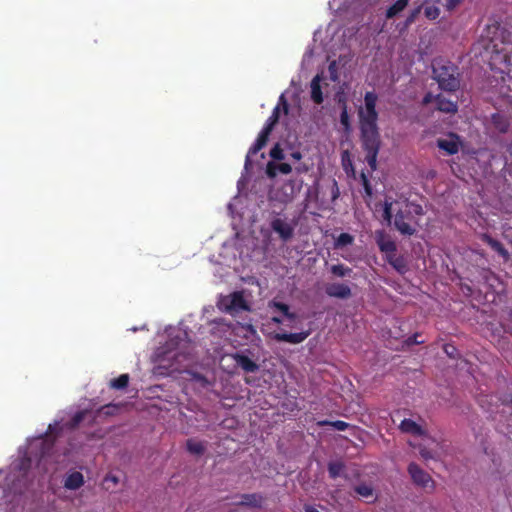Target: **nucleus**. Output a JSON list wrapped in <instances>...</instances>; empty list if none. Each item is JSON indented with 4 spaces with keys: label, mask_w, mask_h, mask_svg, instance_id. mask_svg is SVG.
Wrapping results in <instances>:
<instances>
[{
    "label": "nucleus",
    "mask_w": 512,
    "mask_h": 512,
    "mask_svg": "<svg viewBox=\"0 0 512 512\" xmlns=\"http://www.w3.org/2000/svg\"><path fill=\"white\" fill-rule=\"evenodd\" d=\"M197 380L200 381L202 385H206L208 383L207 380L202 376H198Z\"/></svg>",
    "instance_id": "53"
},
{
    "label": "nucleus",
    "mask_w": 512,
    "mask_h": 512,
    "mask_svg": "<svg viewBox=\"0 0 512 512\" xmlns=\"http://www.w3.org/2000/svg\"><path fill=\"white\" fill-rule=\"evenodd\" d=\"M375 241L380 249L386 255L396 252V244L394 240L385 231L378 230L375 232Z\"/></svg>",
    "instance_id": "17"
},
{
    "label": "nucleus",
    "mask_w": 512,
    "mask_h": 512,
    "mask_svg": "<svg viewBox=\"0 0 512 512\" xmlns=\"http://www.w3.org/2000/svg\"><path fill=\"white\" fill-rule=\"evenodd\" d=\"M232 357L235 364L247 373H253L259 369L258 364L244 353H235Z\"/></svg>",
    "instance_id": "19"
},
{
    "label": "nucleus",
    "mask_w": 512,
    "mask_h": 512,
    "mask_svg": "<svg viewBox=\"0 0 512 512\" xmlns=\"http://www.w3.org/2000/svg\"><path fill=\"white\" fill-rule=\"evenodd\" d=\"M116 410V407L113 406V405H106V406H103L99 411V415H112L114 414V411Z\"/></svg>",
    "instance_id": "43"
},
{
    "label": "nucleus",
    "mask_w": 512,
    "mask_h": 512,
    "mask_svg": "<svg viewBox=\"0 0 512 512\" xmlns=\"http://www.w3.org/2000/svg\"><path fill=\"white\" fill-rule=\"evenodd\" d=\"M129 381L128 374H122L118 378L111 381V386L115 389H122L127 386Z\"/></svg>",
    "instance_id": "33"
},
{
    "label": "nucleus",
    "mask_w": 512,
    "mask_h": 512,
    "mask_svg": "<svg viewBox=\"0 0 512 512\" xmlns=\"http://www.w3.org/2000/svg\"><path fill=\"white\" fill-rule=\"evenodd\" d=\"M433 98H434L433 95L429 93V94L425 95V97L423 98V103L429 104L432 102Z\"/></svg>",
    "instance_id": "49"
},
{
    "label": "nucleus",
    "mask_w": 512,
    "mask_h": 512,
    "mask_svg": "<svg viewBox=\"0 0 512 512\" xmlns=\"http://www.w3.org/2000/svg\"><path fill=\"white\" fill-rule=\"evenodd\" d=\"M59 425H60V424H59L58 422H55L54 424H50V425H49V428H48V429H49V431H50V433H53V432L56 430V428H58V427H59Z\"/></svg>",
    "instance_id": "51"
},
{
    "label": "nucleus",
    "mask_w": 512,
    "mask_h": 512,
    "mask_svg": "<svg viewBox=\"0 0 512 512\" xmlns=\"http://www.w3.org/2000/svg\"><path fill=\"white\" fill-rule=\"evenodd\" d=\"M169 340L154 354V373L165 376L180 369L190 354L187 333L179 328L168 331Z\"/></svg>",
    "instance_id": "1"
},
{
    "label": "nucleus",
    "mask_w": 512,
    "mask_h": 512,
    "mask_svg": "<svg viewBox=\"0 0 512 512\" xmlns=\"http://www.w3.org/2000/svg\"><path fill=\"white\" fill-rule=\"evenodd\" d=\"M460 2L461 0H446L444 6L447 10H453Z\"/></svg>",
    "instance_id": "44"
},
{
    "label": "nucleus",
    "mask_w": 512,
    "mask_h": 512,
    "mask_svg": "<svg viewBox=\"0 0 512 512\" xmlns=\"http://www.w3.org/2000/svg\"><path fill=\"white\" fill-rule=\"evenodd\" d=\"M87 414L88 412L86 410L76 413L72 418V421L68 424L69 428L76 427L86 417Z\"/></svg>",
    "instance_id": "38"
},
{
    "label": "nucleus",
    "mask_w": 512,
    "mask_h": 512,
    "mask_svg": "<svg viewBox=\"0 0 512 512\" xmlns=\"http://www.w3.org/2000/svg\"><path fill=\"white\" fill-rule=\"evenodd\" d=\"M232 329L235 334L243 335L246 340L251 342L257 337V331L251 323L237 322Z\"/></svg>",
    "instance_id": "21"
},
{
    "label": "nucleus",
    "mask_w": 512,
    "mask_h": 512,
    "mask_svg": "<svg viewBox=\"0 0 512 512\" xmlns=\"http://www.w3.org/2000/svg\"><path fill=\"white\" fill-rule=\"evenodd\" d=\"M311 334V330L300 331L296 333L278 332L273 338L278 342H286L289 344H300L305 341Z\"/></svg>",
    "instance_id": "16"
},
{
    "label": "nucleus",
    "mask_w": 512,
    "mask_h": 512,
    "mask_svg": "<svg viewBox=\"0 0 512 512\" xmlns=\"http://www.w3.org/2000/svg\"><path fill=\"white\" fill-rule=\"evenodd\" d=\"M423 214L421 205L404 198L393 200L387 197L384 203V218L389 222L393 219L395 228L403 235L411 236L416 233L419 226L417 217Z\"/></svg>",
    "instance_id": "2"
},
{
    "label": "nucleus",
    "mask_w": 512,
    "mask_h": 512,
    "mask_svg": "<svg viewBox=\"0 0 512 512\" xmlns=\"http://www.w3.org/2000/svg\"><path fill=\"white\" fill-rule=\"evenodd\" d=\"M319 425H330L332 426L334 429L338 430V431H345L349 424L344 422V421H341V420H337V421H322V422H319Z\"/></svg>",
    "instance_id": "35"
},
{
    "label": "nucleus",
    "mask_w": 512,
    "mask_h": 512,
    "mask_svg": "<svg viewBox=\"0 0 512 512\" xmlns=\"http://www.w3.org/2000/svg\"><path fill=\"white\" fill-rule=\"evenodd\" d=\"M330 270L337 277L349 276L350 273L352 272V270L349 267L344 266L342 264L333 265L331 266Z\"/></svg>",
    "instance_id": "31"
},
{
    "label": "nucleus",
    "mask_w": 512,
    "mask_h": 512,
    "mask_svg": "<svg viewBox=\"0 0 512 512\" xmlns=\"http://www.w3.org/2000/svg\"><path fill=\"white\" fill-rule=\"evenodd\" d=\"M279 100H280V102H281V103H283V105H284V109L286 110V109H287V106H286V102H285V100H284V94H282V95L280 96V99H279Z\"/></svg>",
    "instance_id": "55"
},
{
    "label": "nucleus",
    "mask_w": 512,
    "mask_h": 512,
    "mask_svg": "<svg viewBox=\"0 0 512 512\" xmlns=\"http://www.w3.org/2000/svg\"><path fill=\"white\" fill-rule=\"evenodd\" d=\"M228 209L231 210L232 209V204H229L228 205Z\"/></svg>",
    "instance_id": "56"
},
{
    "label": "nucleus",
    "mask_w": 512,
    "mask_h": 512,
    "mask_svg": "<svg viewBox=\"0 0 512 512\" xmlns=\"http://www.w3.org/2000/svg\"><path fill=\"white\" fill-rule=\"evenodd\" d=\"M300 188L301 184H296L295 182H288L285 185H283L281 190H271L270 199L282 203L289 202L293 199L295 193L299 191Z\"/></svg>",
    "instance_id": "14"
},
{
    "label": "nucleus",
    "mask_w": 512,
    "mask_h": 512,
    "mask_svg": "<svg viewBox=\"0 0 512 512\" xmlns=\"http://www.w3.org/2000/svg\"><path fill=\"white\" fill-rule=\"evenodd\" d=\"M254 499V496L252 495H245L242 497V501H241V504H244V505H251L253 503V500Z\"/></svg>",
    "instance_id": "46"
},
{
    "label": "nucleus",
    "mask_w": 512,
    "mask_h": 512,
    "mask_svg": "<svg viewBox=\"0 0 512 512\" xmlns=\"http://www.w3.org/2000/svg\"><path fill=\"white\" fill-rule=\"evenodd\" d=\"M408 472L416 485L428 490L434 489V481L431 476L422 470L417 464L411 463L408 466Z\"/></svg>",
    "instance_id": "12"
},
{
    "label": "nucleus",
    "mask_w": 512,
    "mask_h": 512,
    "mask_svg": "<svg viewBox=\"0 0 512 512\" xmlns=\"http://www.w3.org/2000/svg\"><path fill=\"white\" fill-rule=\"evenodd\" d=\"M29 454L34 451L40 450V455H35L37 461V468L41 473H48L56 470V467L52 465L53 454L51 453L52 443L49 438L38 437L33 439L29 444Z\"/></svg>",
    "instance_id": "3"
},
{
    "label": "nucleus",
    "mask_w": 512,
    "mask_h": 512,
    "mask_svg": "<svg viewBox=\"0 0 512 512\" xmlns=\"http://www.w3.org/2000/svg\"><path fill=\"white\" fill-rule=\"evenodd\" d=\"M306 512H319L316 508L312 506H307L305 509Z\"/></svg>",
    "instance_id": "54"
},
{
    "label": "nucleus",
    "mask_w": 512,
    "mask_h": 512,
    "mask_svg": "<svg viewBox=\"0 0 512 512\" xmlns=\"http://www.w3.org/2000/svg\"><path fill=\"white\" fill-rule=\"evenodd\" d=\"M354 491L359 495V497L365 499L370 502L377 498L376 492L370 484L360 483L354 487Z\"/></svg>",
    "instance_id": "22"
},
{
    "label": "nucleus",
    "mask_w": 512,
    "mask_h": 512,
    "mask_svg": "<svg viewBox=\"0 0 512 512\" xmlns=\"http://www.w3.org/2000/svg\"><path fill=\"white\" fill-rule=\"evenodd\" d=\"M433 74L443 90L455 91L460 85L457 68L452 64L435 65Z\"/></svg>",
    "instance_id": "5"
},
{
    "label": "nucleus",
    "mask_w": 512,
    "mask_h": 512,
    "mask_svg": "<svg viewBox=\"0 0 512 512\" xmlns=\"http://www.w3.org/2000/svg\"><path fill=\"white\" fill-rule=\"evenodd\" d=\"M400 429L405 432L412 435H424L423 428L417 424L415 421L411 419H404L400 424Z\"/></svg>",
    "instance_id": "23"
},
{
    "label": "nucleus",
    "mask_w": 512,
    "mask_h": 512,
    "mask_svg": "<svg viewBox=\"0 0 512 512\" xmlns=\"http://www.w3.org/2000/svg\"><path fill=\"white\" fill-rule=\"evenodd\" d=\"M378 152L379 150H367L366 161L372 170L376 169Z\"/></svg>",
    "instance_id": "36"
},
{
    "label": "nucleus",
    "mask_w": 512,
    "mask_h": 512,
    "mask_svg": "<svg viewBox=\"0 0 512 512\" xmlns=\"http://www.w3.org/2000/svg\"><path fill=\"white\" fill-rule=\"evenodd\" d=\"M419 452H420V455L422 456V458H424L426 460L435 459L438 456L436 452H434L432 450H428L425 447H423V448L420 447Z\"/></svg>",
    "instance_id": "40"
},
{
    "label": "nucleus",
    "mask_w": 512,
    "mask_h": 512,
    "mask_svg": "<svg viewBox=\"0 0 512 512\" xmlns=\"http://www.w3.org/2000/svg\"><path fill=\"white\" fill-rule=\"evenodd\" d=\"M325 292L328 296L338 299H347L352 294L350 287L343 283L328 284L325 288Z\"/></svg>",
    "instance_id": "18"
},
{
    "label": "nucleus",
    "mask_w": 512,
    "mask_h": 512,
    "mask_svg": "<svg viewBox=\"0 0 512 512\" xmlns=\"http://www.w3.org/2000/svg\"><path fill=\"white\" fill-rule=\"evenodd\" d=\"M119 482V478L116 475L109 474L105 477L104 483L106 485V489H110V483H112L114 486L117 485Z\"/></svg>",
    "instance_id": "42"
},
{
    "label": "nucleus",
    "mask_w": 512,
    "mask_h": 512,
    "mask_svg": "<svg viewBox=\"0 0 512 512\" xmlns=\"http://www.w3.org/2000/svg\"><path fill=\"white\" fill-rule=\"evenodd\" d=\"M435 100L438 110L446 113H454L457 111V105L454 102L447 100L440 95L437 96Z\"/></svg>",
    "instance_id": "27"
},
{
    "label": "nucleus",
    "mask_w": 512,
    "mask_h": 512,
    "mask_svg": "<svg viewBox=\"0 0 512 512\" xmlns=\"http://www.w3.org/2000/svg\"><path fill=\"white\" fill-rule=\"evenodd\" d=\"M279 106H276L272 112V115L268 118L265 127L262 129V131L259 133L254 145L249 149L246 160H245V166L244 169L248 171L250 165H251V158L254 154H257L266 144L269 134L271 133L274 125L277 123L279 118Z\"/></svg>",
    "instance_id": "6"
},
{
    "label": "nucleus",
    "mask_w": 512,
    "mask_h": 512,
    "mask_svg": "<svg viewBox=\"0 0 512 512\" xmlns=\"http://www.w3.org/2000/svg\"><path fill=\"white\" fill-rule=\"evenodd\" d=\"M482 240L486 242L494 251H496L504 259H508L509 253L499 241L493 239L491 236L487 234H484L482 236Z\"/></svg>",
    "instance_id": "25"
},
{
    "label": "nucleus",
    "mask_w": 512,
    "mask_h": 512,
    "mask_svg": "<svg viewBox=\"0 0 512 512\" xmlns=\"http://www.w3.org/2000/svg\"><path fill=\"white\" fill-rule=\"evenodd\" d=\"M408 5V0H397L386 12L387 18H393L403 11Z\"/></svg>",
    "instance_id": "29"
},
{
    "label": "nucleus",
    "mask_w": 512,
    "mask_h": 512,
    "mask_svg": "<svg viewBox=\"0 0 512 512\" xmlns=\"http://www.w3.org/2000/svg\"><path fill=\"white\" fill-rule=\"evenodd\" d=\"M292 170L291 166L287 163L274 164L269 163L267 165V175L271 178L275 177L278 173L288 174Z\"/></svg>",
    "instance_id": "24"
},
{
    "label": "nucleus",
    "mask_w": 512,
    "mask_h": 512,
    "mask_svg": "<svg viewBox=\"0 0 512 512\" xmlns=\"http://www.w3.org/2000/svg\"><path fill=\"white\" fill-rule=\"evenodd\" d=\"M329 84L327 82V77L323 74L316 75L310 84L311 88V99L316 104H321L323 102V95L329 93Z\"/></svg>",
    "instance_id": "10"
},
{
    "label": "nucleus",
    "mask_w": 512,
    "mask_h": 512,
    "mask_svg": "<svg viewBox=\"0 0 512 512\" xmlns=\"http://www.w3.org/2000/svg\"><path fill=\"white\" fill-rule=\"evenodd\" d=\"M64 487L68 490H77L84 484V476L78 471L68 472L64 478Z\"/></svg>",
    "instance_id": "20"
},
{
    "label": "nucleus",
    "mask_w": 512,
    "mask_h": 512,
    "mask_svg": "<svg viewBox=\"0 0 512 512\" xmlns=\"http://www.w3.org/2000/svg\"><path fill=\"white\" fill-rule=\"evenodd\" d=\"M296 224L287 218L280 216L274 217L270 222L271 229L278 234L283 242L291 240L294 236Z\"/></svg>",
    "instance_id": "8"
},
{
    "label": "nucleus",
    "mask_w": 512,
    "mask_h": 512,
    "mask_svg": "<svg viewBox=\"0 0 512 512\" xmlns=\"http://www.w3.org/2000/svg\"><path fill=\"white\" fill-rule=\"evenodd\" d=\"M425 16L430 20H435L440 15V10L434 5H428L424 10Z\"/></svg>",
    "instance_id": "37"
},
{
    "label": "nucleus",
    "mask_w": 512,
    "mask_h": 512,
    "mask_svg": "<svg viewBox=\"0 0 512 512\" xmlns=\"http://www.w3.org/2000/svg\"><path fill=\"white\" fill-rule=\"evenodd\" d=\"M186 447L189 453L196 456H201L206 450L205 443L196 439L187 440Z\"/></svg>",
    "instance_id": "26"
},
{
    "label": "nucleus",
    "mask_w": 512,
    "mask_h": 512,
    "mask_svg": "<svg viewBox=\"0 0 512 512\" xmlns=\"http://www.w3.org/2000/svg\"><path fill=\"white\" fill-rule=\"evenodd\" d=\"M270 155L273 159H276V160H282L284 159V154H283V151L282 149L279 147V145H275L271 151H270Z\"/></svg>",
    "instance_id": "41"
},
{
    "label": "nucleus",
    "mask_w": 512,
    "mask_h": 512,
    "mask_svg": "<svg viewBox=\"0 0 512 512\" xmlns=\"http://www.w3.org/2000/svg\"><path fill=\"white\" fill-rule=\"evenodd\" d=\"M351 61L349 52L339 55L338 59L332 60L328 66L329 79L332 82H338L340 76L346 72V65Z\"/></svg>",
    "instance_id": "9"
},
{
    "label": "nucleus",
    "mask_w": 512,
    "mask_h": 512,
    "mask_svg": "<svg viewBox=\"0 0 512 512\" xmlns=\"http://www.w3.org/2000/svg\"><path fill=\"white\" fill-rule=\"evenodd\" d=\"M291 158L296 160V161H299L302 158V154L300 152H298V151L293 152L291 154Z\"/></svg>",
    "instance_id": "50"
},
{
    "label": "nucleus",
    "mask_w": 512,
    "mask_h": 512,
    "mask_svg": "<svg viewBox=\"0 0 512 512\" xmlns=\"http://www.w3.org/2000/svg\"><path fill=\"white\" fill-rule=\"evenodd\" d=\"M272 322L275 324H284L285 323L283 316L279 313H274V316L272 317Z\"/></svg>",
    "instance_id": "45"
},
{
    "label": "nucleus",
    "mask_w": 512,
    "mask_h": 512,
    "mask_svg": "<svg viewBox=\"0 0 512 512\" xmlns=\"http://www.w3.org/2000/svg\"><path fill=\"white\" fill-rule=\"evenodd\" d=\"M329 474L332 478H336L341 475L344 470V464L341 461H334L329 464Z\"/></svg>",
    "instance_id": "30"
},
{
    "label": "nucleus",
    "mask_w": 512,
    "mask_h": 512,
    "mask_svg": "<svg viewBox=\"0 0 512 512\" xmlns=\"http://www.w3.org/2000/svg\"><path fill=\"white\" fill-rule=\"evenodd\" d=\"M362 178H363V184H364V188H365L366 193H367L368 195H371V194H372V192H371V189H370V187H369V185H368L367 178H366V176H365L364 174H362Z\"/></svg>",
    "instance_id": "47"
},
{
    "label": "nucleus",
    "mask_w": 512,
    "mask_h": 512,
    "mask_svg": "<svg viewBox=\"0 0 512 512\" xmlns=\"http://www.w3.org/2000/svg\"><path fill=\"white\" fill-rule=\"evenodd\" d=\"M296 172L298 173H304L308 171V167L305 164H300L295 167Z\"/></svg>",
    "instance_id": "48"
},
{
    "label": "nucleus",
    "mask_w": 512,
    "mask_h": 512,
    "mask_svg": "<svg viewBox=\"0 0 512 512\" xmlns=\"http://www.w3.org/2000/svg\"><path fill=\"white\" fill-rule=\"evenodd\" d=\"M386 259L398 272L404 273L406 270V265L404 260L401 257L396 255V252H392L391 254L386 255Z\"/></svg>",
    "instance_id": "28"
},
{
    "label": "nucleus",
    "mask_w": 512,
    "mask_h": 512,
    "mask_svg": "<svg viewBox=\"0 0 512 512\" xmlns=\"http://www.w3.org/2000/svg\"><path fill=\"white\" fill-rule=\"evenodd\" d=\"M361 128L362 141L365 150H379L380 139L378 127L376 126H363Z\"/></svg>",
    "instance_id": "13"
},
{
    "label": "nucleus",
    "mask_w": 512,
    "mask_h": 512,
    "mask_svg": "<svg viewBox=\"0 0 512 512\" xmlns=\"http://www.w3.org/2000/svg\"><path fill=\"white\" fill-rule=\"evenodd\" d=\"M340 122L344 126L345 129L349 128V116H348L346 104H343L342 111L340 114Z\"/></svg>",
    "instance_id": "39"
},
{
    "label": "nucleus",
    "mask_w": 512,
    "mask_h": 512,
    "mask_svg": "<svg viewBox=\"0 0 512 512\" xmlns=\"http://www.w3.org/2000/svg\"><path fill=\"white\" fill-rule=\"evenodd\" d=\"M268 307L273 311V313L281 314L284 321H288L287 326L289 328L295 327V323L298 321L299 316L295 312L291 311L288 304L274 299L268 303Z\"/></svg>",
    "instance_id": "11"
},
{
    "label": "nucleus",
    "mask_w": 512,
    "mask_h": 512,
    "mask_svg": "<svg viewBox=\"0 0 512 512\" xmlns=\"http://www.w3.org/2000/svg\"><path fill=\"white\" fill-rule=\"evenodd\" d=\"M251 296L245 291H236L223 296L218 301L219 308L231 315H237L243 311H250Z\"/></svg>",
    "instance_id": "4"
},
{
    "label": "nucleus",
    "mask_w": 512,
    "mask_h": 512,
    "mask_svg": "<svg viewBox=\"0 0 512 512\" xmlns=\"http://www.w3.org/2000/svg\"><path fill=\"white\" fill-rule=\"evenodd\" d=\"M437 147L444 151L447 155L458 153L461 147L460 137L454 133L447 135L445 138L437 139Z\"/></svg>",
    "instance_id": "15"
},
{
    "label": "nucleus",
    "mask_w": 512,
    "mask_h": 512,
    "mask_svg": "<svg viewBox=\"0 0 512 512\" xmlns=\"http://www.w3.org/2000/svg\"><path fill=\"white\" fill-rule=\"evenodd\" d=\"M33 459L30 456H24L19 463L14 464V469H18L20 472L26 473L30 467Z\"/></svg>",
    "instance_id": "34"
},
{
    "label": "nucleus",
    "mask_w": 512,
    "mask_h": 512,
    "mask_svg": "<svg viewBox=\"0 0 512 512\" xmlns=\"http://www.w3.org/2000/svg\"><path fill=\"white\" fill-rule=\"evenodd\" d=\"M408 342H409V344H414V343H415V344H419V343H422V341L417 340L416 336H415L413 339H412V338H410V339L408 340Z\"/></svg>",
    "instance_id": "52"
},
{
    "label": "nucleus",
    "mask_w": 512,
    "mask_h": 512,
    "mask_svg": "<svg viewBox=\"0 0 512 512\" xmlns=\"http://www.w3.org/2000/svg\"><path fill=\"white\" fill-rule=\"evenodd\" d=\"M377 99L378 97L374 92H366L364 106L359 108L360 127L377 125Z\"/></svg>",
    "instance_id": "7"
},
{
    "label": "nucleus",
    "mask_w": 512,
    "mask_h": 512,
    "mask_svg": "<svg viewBox=\"0 0 512 512\" xmlns=\"http://www.w3.org/2000/svg\"><path fill=\"white\" fill-rule=\"evenodd\" d=\"M353 241H354V238L352 235H350L348 233H341L338 236V238L336 239L335 246L337 248L344 247V246L352 244Z\"/></svg>",
    "instance_id": "32"
}]
</instances>
